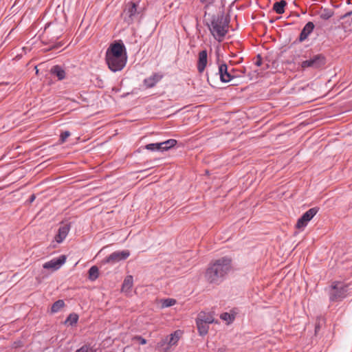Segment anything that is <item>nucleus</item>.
<instances>
[{
  "mask_svg": "<svg viewBox=\"0 0 352 352\" xmlns=\"http://www.w3.org/2000/svg\"><path fill=\"white\" fill-rule=\"evenodd\" d=\"M232 269V259L228 256H223L209 264L205 278L209 283L219 285L226 279Z\"/></svg>",
  "mask_w": 352,
  "mask_h": 352,
  "instance_id": "f257e3e1",
  "label": "nucleus"
},
{
  "mask_svg": "<svg viewBox=\"0 0 352 352\" xmlns=\"http://www.w3.org/2000/svg\"><path fill=\"white\" fill-rule=\"evenodd\" d=\"M228 21L223 15L213 17L208 25L214 38L221 41L228 31Z\"/></svg>",
  "mask_w": 352,
  "mask_h": 352,
  "instance_id": "f03ea898",
  "label": "nucleus"
},
{
  "mask_svg": "<svg viewBox=\"0 0 352 352\" xmlns=\"http://www.w3.org/2000/svg\"><path fill=\"white\" fill-rule=\"evenodd\" d=\"M349 285L340 282H333L331 286L329 300L331 302L340 301L348 296Z\"/></svg>",
  "mask_w": 352,
  "mask_h": 352,
  "instance_id": "7ed1b4c3",
  "label": "nucleus"
},
{
  "mask_svg": "<svg viewBox=\"0 0 352 352\" xmlns=\"http://www.w3.org/2000/svg\"><path fill=\"white\" fill-rule=\"evenodd\" d=\"M182 335V331L181 330L175 331L159 342L157 343V347L161 348L163 352H169L171 346L177 344Z\"/></svg>",
  "mask_w": 352,
  "mask_h": 352,
  "instance_id": "20e7f679",
  "label": "nucleus"
},
{
  "mask_svg": "<svg viewBox=\"0 0 352 352\" xmlns=\"http://www.w3.org/2000/svg\"><path fill=\"white\" fill-rule=\"evenodd\" d=\"M108 67L113 72L121 71L126 65L127 57H111L105 58Z\"/></svg>",
  "mask_w": 352,
  "mask_h": 352,
  "instance_id": "39448f33",
  "label": "nucleus"
},
{
  "mask_svg": "<svg viewBox=\"0 0 352 352\" xmlns=\"http://www.w3.org/2000/svg\"><path fill=\"white\" fill-rule=\"evenodd\" d=\"M326 63L325 57L322 54H316L309 59L301 63V67L303 69L311 67L318 69L324 66Z\"/></svg>",
  "mask_w": 352,
  "mask_h": 352,
  "instance_id": "423d86ee",
  "label": "nucleus"
},
{
  "mask_svg": "<svg viewBox=\"0 0 352 352\" xmlns=\"http://www.w3.org/2000/svg\"><path fill=\"white\" fill-rule=\"evenodd\" d=\"M106 56L127 57L124 45L122 42L112 43L107 50Z\"/></svg>",
  "mask_w": 352,
  "mask_h": 352,
  "instance_id": "0eeeda50",
  "label": "nucleus"
},
{
  "mask_svg": "<svg viewBox=\"0 0 352 352\" xmlns=\"http://www.w3.org/2000/svg\"><path fill=\"white\" fill-rule=\"evenodd\" d=\"M137 4L133 2H129L126 6L124 10V21L128 25H130L133 23L135 19L137 18L138 15V12L137 10Z\"/></svg>",
  "mask_w": 352,
  "mask_h": 352,
  "instance_id": "6e6552de",
  "label": "nucleus"
},
{
  "mask_svg": "<svg viewBox=\"0 0 352 352\" xmlns=\"http://www.w3.org/2000/svg\"><path fill=\"white\" fill-rule=\"evenodd\" d=\"M319 208L317 207L311 208L305 212L302 217L298 219L296 227L298 229H303L307 226L309 221H310L313 217L317 214Z\"/></svg>",
  "mask_w": 352,
  "mask_h": 352,
  "instance_id": "1a4fd4ad",
  "label": "nucleus"
},
{
  "mask_svg": "<svg viewBox=\"0 0 352 352\" xmlns=\"http://www.w3.org/2000/svg\"><path fill=\"white\" fill-rule=\"evenodd\" d=\"M130 256L129 250L116 251L106 257L104 263L115 264L120 261L126 259Z\"/></svg>",
  "mask_w": 352,
  "mask_h": 352,
  "instance_id": "9d476101",
  "label": "nucleus"
},
{
  "mask_svg": "<svg viewBox=\"0 0 352 352\" xmlns=\"http://www.w3.org/2000/svg\"><path fill=\"white\" fill-rule=\"evenodd\" d=\"M219 69L218 74H219L220 80L222 82H229L235 76L228 71V67L226 63L224 62H219Z\"/></svg>",
  "mask_w": 352,
  "mask_h": 352,
  "instance_id": "9b49d317",
  "label": "nucleus"
},
{
  "mask_svg": "<svg viewBox=\"0 0 352 352\" xmlns=\"http://www.w3.org/2000/svg\"><path fill=\"white\" fill-rule=\"evenodd\" d=\"M66 261V256L61 255L58 258H53L43 265V267L52 271L58 270Z\"/></svg>",
  "mask_w": 352,
  "mask_h": 352,
  "instance_id": "f8f14e48",
  "label": "nucleus"
},
{
  "mask_svg": "<svg viewBox=\"0 0 352 352\" xmlns=\"http://www.w3.org/2000/svg\"><path fill=\"white\" fill-rule=\"evenodd\" d=\"M70 230V226L68 224H65L63 226H61L58 230V233L54 236V241H52V243L54 242L57 243H62L65 239L67 237L69 232ZM52 246L53 248L55 247L54 244H52Z\"/></svg>",
  "mask_w": 352,
  "mask_h": 352,
  "instance_id": "ddd939ff",
  "label": "nucleus"
},
{
  "mask_svg": "<svg viewBox=\"0 0 352 352\" xmlns=\"http://www.w3.org/2000/svg\"><path fill=\"white\" fill-rule=\"evenodd\" d=\"M208 63V54L206 50L201 51L199 53L198 61H197V70L199 73H202L207 65Z\"/></svg>",
  "mask_w": 352,
  "mask_h": 352,
  "instance_id": "4468645a",
  "label": "nucleus"
},
{
  "mask_svg": "<svg viewBox=\"0 0 352 352\" xmlns=\"http://www.w3.org/2000/svg\"><path fill=\"white\" fill-rule=\"evenodd\" d=\"M163 75L155 73L144 80V85L146 88H152L162 80Z\"/></svg>",
  "mask_w": 352,
  "mask_h": 352,
  "instance_id": "2eb2a0df",
  "label": "nucleus"
},
{
  "mask_svg": "<svg viewBox=\"0 0 352 352\" xmlns=\"http://www.w3.org/2000/svg\"><path fill=\"white\" fill-rule=\"evenodd\" d=\"M314 29V24L312 22H308L302 30L300 36V41H303L307 38L309 35L313 32Z\"/></svg>",
  "mask_w": 352,
  "mask_h": 352,
  "instance_id": "dca6fc26",
  "label": "nucleus"
},
{
  "mask_svg": "<svg viewBox=\"0 0 352 352\" xmlns=\"http://www.w3.org/2000/svg\"><path fill=\"white\" fill-rule=\"evenodd\" d=\"M196 320L201 321L202 322L208 323L209 324L213 323L214 321L212 313L205 311H201L197 315V318Z\"/></svg>",
  "mask_w": 352,
  "mask_h": 352,
  "instance_id": "f3484780",
  "label": "nucleus"
},
{
  "mask_svg": "<svg viewBox=\"0 0 352 352\" xmlns=\"http://www.w3.org/2000/svg\"><path fill=\"white\" fill-rule=\"evenodd\" d=\"M51 74L57 77L59 80H63L65 78V71L60 65H54L50 69Z\"/></svg>",
  "mask_w": 352,
  "mask_h": 352,
  "instance_id": "a211bd4d",
  "label": "nucleus"
},
{
  "mask_svg": "<svg viewBox=\"0 0 352 352\" xmlns=\"http://www.w3.org/2000/svg\"><path fill=\"white\" fill-rule=\"evenodd\" d=\"M196 324L199 334L201 336H205L208 333L209 329V324L202 322L196 320Z\"/></svg>",
  "mask_w": 352,
  "mask_h": 352,
  "instance_id": "6ab92c4d",
  "label": "nucleus"
},
{
  "mask_svg": "<svg viewBox=\"0 0 352 352\" xmlns=\"http://www.w3.org/2000/svg\"><path fill=\"white\" fill-rule=\"evenodd\" d=\"M287 5V2L285 0H281L274 3L273 6V10L279 14L284 13L285 7Z\"/></svg>",
  "mask_w": 352,
  "mask_h": 352,
  "instance_id": "aec40b11",
  "label": "nucleus"
},
{
  "mask_svg": "<svg viewBox=\"0 0 352 352\" xmlns=\"http://www.w3.org/2000/svg\"><path fill=\"white\" fill-rule=\"evenodd\" d=\"M177 144V140L174 139H169L166 141L160 142L162 151H167L171 148H173L174 146H175Z\"/></svg>",
  "mask_w": 352,
  "mask_h": 352,
  "instance_id": "412c9836",
  "label": "nucleus"
},
{
  "mask_svg": "<svg viewBox=\"0 0 352 352\" xmlns=\"http://www.w3.org/2000/svg\"><path fill=\"white\" fill-rule=\"evenodd\" d=\"M133 286V276H126L124 282L122 283V290L123 292H128L131 289Z\"/></svg>",
  "mask_w": 352,
  "mask_h": 352,
  "instance_id": "4be33fe9",
  "label": "nucleus"
},
{
  "mask_svg": "<svg viewBox=\"0 0 352 352\" xmlns=\"http://www.w3.org/2000/svg\"><path fill=\"white\" fill-rule=\"evenodd\" d=\"M99 275V271L97 266L94 265L89 270V278L91 280H95Z\"/></svg>",
  "mask_w": 352,
  "mask_h": 352,
  "instance_id": "5701e85b",
  "label": "nucleus"
},
{
  "mask_svg": "<svg viewBox=\"0 0 352 352\" xmlns=\"http://www.w3.org/2000/svg\"><path fill=\"white\" fill-rule=\"evenodd\" d=\"M65 306V302L63 300H58L53 303L51 311L52 313H56Z\"/></svg>",
  "mask_w": 352,
  "mask_h": 352,
  "instance_id": "b1692460",
  "label": "nucleus"
},
{
  "mask_svg": "<svg viewBox=\"0 0 352 352\" xmlns=\"http://www.w3.org/2000/svg\"><path fill=\"white\" fill-rule=\"evenodd\" d=\"M145 148L151 151H162L160 142L148 144L145 146Z\"/></svg>",
  "mask_w": 352,
  "mask_h": 352,
  "instance_id": "393cba45",
  "label": "nucleus"
},
{
  "mask_svg": "<svg viewBox=\"0 0 352 352\" xmlns=\"http://www.w3.org/2000/svg\"><path fill=\"white\" fill-rule=\"evenodd\" d=\"M220 318L228 322V323H231L234 320V316L228 312H224L220 315Z\"/></svg>",
  "mask_w": 352,
  "mask_h": 352,
  "instance_id": "a878e982",
  "label": "nucleus"
},
{
  "mask_svg": "<svg viewBox=\"0 0 352 352\" xmlns=\"http://www.w3.org/2000/svg\"><path fill=\"white\" fill-rule=\"evenodd\" d=\"M176 303V300L173 298H166L162 300V307L163 308L169 307L174 305Z\"/></svg>",
  "mask_w": 352,
  "mask_h": 352,
  "instance_id": "bb28decb",
  "label": "nucleus"
},
{
  "mask_svg": "<svg viewBox=\"0 0 352 352\" xmlns=\"http://www.w3.org/2000/svg\"><path fill=\"white\" fill-rule=\"evenodd\" d=\"M70 136V133L69 131H65L63 133H61L60 135V139H59V141L60 143H64L67 138H69Z\"/></svg>",
  "mask_w": 352,
  "mask_h": 352,
  "instance_id": "cd10ccee",
  "label": "nucleus"
},
{
  "mask_svg": "<svg viewBox=\"0 0 352 352\" xmlns=\"http://www.w3.org/2000/svg\"><path fill=\"white\" fill-rule=\"evenodd\" d=\"M76 352H95V351L87 345L82 346Z\"/></svg>",
  "mask_w": 352,
  "mask_h": 352,
  "instance_id": "c85d7f7f",
  "label": "nucleus"
},
{
  "mask_svg": "<svg viewBox=\"0 0 352 352\" xmlns=\"http://www.w3.org/2000/svg\"><path fill=\"white\" fill-rule=\"evenodd\" d=\"M67 321H69L70 322V324H76L78 321V316L77 315H70L67 319Z\"/></svg>",
  "mask_w": 352,
  "mask_h": 352,
  "instance_id": "c756f323",
  "label": "nucleus"
},
{
  "mask_svg": "<svg viewBox=\"0 0 352 352\" xmlns=\"http://www.w3.org/2000/svg\"><path fill=\"white\" fill-rule=\"evenodd\" d=\"M135 339L139 342V343L142 345L145 344L146 343V339L143 338L141 336H136Z\"/></svg>",
  "mask_w": 352,
  "mask_h": 352,
  "instance_id": "7c9ffc66",
  "label": "nucleus"
},
{
  "mask_svg": "<svg viewBox=\"0 0 352 352\" xmlns=\"http://www.w3.org/2000/svg\"><path fill=\"white\" fill-rule=\"evenodd\" d=\"M203 3L206 4V6L212 4L214 0H200Z\"/></svg>",
  "mask_w": 352,
  "mask_h": 352,
  "instance_id": "2f4dec72",
  "label": "nucleus"
},
{
  "mask_svg": "<svg viewBox=\"0 0 352 352\" xmlns=\"http://www.w3.org/2000/svg\"><path fill=\"white\" fill-rule=\"evenodd\" d=\"M258 60L255 62V65L257 66H260L262 64V60L260 55L257 56Z\"/></svg>",
  "mask_w": 352,
  "mask_h": 352,
  "instance_id": "473e14b6",
  "label": "nucleus"
},
{
  "mask_svg": "<svg viewBox=\"0 0 352 352\" xmlns=\"http://www.w3.org/2000/svg\"><path fill=\"white\" fill-rule=\"evenodd\" d=\"M63 45V43L61 42L58 43L57 44L53 45L52 47V49H58L60 47Z\"/></svg>",
  "mask_w": 352,
  "mask_h": 352,
  "instance_id": "72a5a7b5",
  "label": "nucleus"
},
{
  "mask_svg": "<svg viewBox=\"0 0 352 352\" xmlns=\"http://www.w3.org/2000/svg\"><path fill=\"white\" fill-rule=\"evenodd\" d=\"M34 199H35V195H32L30 196V201L32 202Z\"/></svg>",
  "mask_w": 352,
  "mask_h": 352,
  "instance_id": "f704fd0d",
  "label": "nucleus"
},
{
  "mask_svg": "<svg viewBox=\"0 0 352 352\" xmlns=\"http://www.w3.org/2000/svg\"><path fill=\"white\" fill-rule=\"evenodd\" d=\"M330 16H331V15H330V14H325V15L323 16V18H324V19H329Z\"/></svg>",
  "mask_w": 352,
  "mask_h": 352,
  "instance_id": "c9c22d12",
  "label": "nucleus"
}]
</instances>
